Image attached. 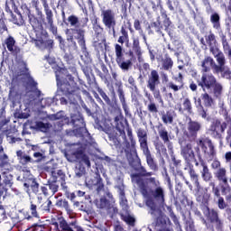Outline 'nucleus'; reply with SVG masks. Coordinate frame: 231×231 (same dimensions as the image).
Here are the masks:
<instances>
[{
    "label": "nucleus",
    "instance_id": "obj_26",
    "mask_svg": "<svg viewBox=\"0 0 231 231\" xmlns=\"http://www.w3.org/2000/svg\"><path fill=\"white\" fill-rule=\"evenodd\" d=\"M202 178L205 181H210V180H212V174L208 171L207 165H203Z\"/></svg>",
    "mask_w": 231,
    "mask_h": 231
},
{
    "label": "nucleus",
    "instance_id": "obj_36",
    "mask_svg": "<svg viewBox=\"0 0 231 231\" xmlns=\"http://www.w3.org/2000/svg\"><path fill=\"white\" fill-rule=\"evenodd\" d=\"M49 189L51 196H53V194H55V192H57L59 190V185H57V182H52L49 184Z\"/></svg>",
    "mask_w": 231,
    "mask_h": 231
},
{
    "label": "nucleus",
    "instance_id": "obj_64",
    "mask_svg": "<svg viewBox=\"0 0 231 231\" xmlns=\"http://www.w3.org/2000/svg\"><path fill=\"white\" fill-rule=\"evenodd\" d=\"M35 45L38 46V48H42V46H44V41L43 40H36Z\"/></svg>",
    "mask_w": 231,
    "mask_h": 231
},
{
    "label": "nucleus",
    "instance_id": "obj_58",
    "mask_svg": "<svg viewBox=\"0 0 231 231\" xmlns=\"http://www.w3.org/2000/svg\"><path fill=\"white\" fill-rule=\"evenodd\" d=\"M84 172H86L85 168H79V171L78 168H76V174L79 176V178H80V176H82V174H84Z\"/></svg>",
    "mask_w": 231,
    "mask_h": 231
},
{
    "label": "nucleus",
    "instance_id": "obj_49",
    "mask_svg": "<svg viewBox=\"0 0 231 231\" xmlns=\"http://www.w3.org/2000/svg\"><path fill=\"white\" fill-rule=\"evenodd\" d=\"M120 205H122V207H127V199H125V196L124 195V191H121V196H120Z\"/></svg>",
    "mask_w": 231,
    "mask_h": 231
},
{
    "label": "nucleus",
    "instance_id": "obj_2",
    "mask_svg": "<svg viewBox=\"0 0 231 231\" xmlns=\"http://www.w3.org/2000/svg\"><path fill=\"white\" fill-rule=\"evenodd\" d=\"M150 183L153 187H155L152 190V196L154 199L158 201V203H164L165 202V190L162 186H160V181L156 180L155 179L151 178L150 179Z\"/></svg>",
    "mask_w": 231,
    "mask_h": 231
},
{
    "label": "nucleus",
    "instance_id": "obj_46",
    "mask_svg": "<svg viewBox=\"0 0 231 231\" xmlns=\"http://www.w3.org/2000/svg\"><path fill=\"white\" fill-rule=\"evenodd\" d=\"M31 214L32 216V217H39V214L37 213V206L34 204H31Z\"/></svg>",
    "mask_w": 231,
    "mask_h": 231
},
{
    "label": "nucleus",
    "instance_id": "obj_24",
    "mask_svg": "<svg viewBox=\"0 0 231 231\" xmlns=\"http://www.w3.org/2000/svg\"><path fill=\"white\" fill-rule=\"evenodd\" d=\"M162 120L164 124H172V122H174V114L167 112L162 115Z\"/></svg>",
    "mask_w": 231,
    "mask_h": 231
},
{
    "label": "nucleus",
    "instance_id": "obj_11",
    "mask_svg": "<svg viewBox=\"0 0 231 231\" xmlns=\"http://www.w3.org/2000/svg\"><path fill=\"white\" fill-rule=\"evenodd\" d=\"M5 45L6 46L8 51H11V53H14V55H17V53L21 51V49L15 46V39L12 36H8L5 40Z\"/></svg>",
    "mask_w": 231,
    "mask_h": 231
},
{
    "label": "nucleus",
    "instance_id": "obj_59",
    "mask_svg": "<svg viewBox=\"0 0 231 231\" xmlns=\"http://www.w3.org/2000/svg\"><path fill=\"white\" fill-rule=\"evenodd\" d=\"M212 169H219L221 162L219 161H214L211 164Z\"/></svg>",
    "mask_w": 231,
    "mask_h": 231
},
{
    "label": "nucleus",
    "instance_id": "obj_8",
    "mask_svg": "<svg viewBox=\"0 0 231 231\" xmlns=\"http://www.w3.org/2000/svg\"><path fill=\"white\" fill-rule=\"evenodd\" d=\"M198 145L202 148L205 154H208V156H214L216 154L214 144H212V141L209 139H199Z\"/></svg>",
    "mask_w": 231,
    "mask_h": 231
},
{
    "label": "nucleus",
    "instance_id": "obj_63",
    "mask_svg": "<svg viewBox=\"0 0 231 231\" xmlns=\"http://www.w3.org/2000/svg\"><path fill=\"white\" fill-rule=\"evenodd\" d=\"M225 159H226L227 163H231V152H226Z\"/></svg>",
    "mask_w": 231,
    "mask_h": 231
},
{
    "label": "nucleus",
    "instance_id": "obj_33",
    "mask_svg": "<svg viewBox=\"0 0 231 231\" xmlns=\"http://www.w3.org/2000/svg\"><path fill=\"white\" fill-rule=\"evenodd\" d=\"M146 162L152 171H156L157 166L154 163V160H152V157L149 153L146 155Z\"/></svg>",
    "mask_w": 231,
    "mask_h": 231
},
{
    "label": "nucleus",
    "instance_id": "obj_23",
    "mask_svg": "<svg viewBox=\"0 0 231 231\" xmlns=\"http://www.w3.org/2000/svg\"><path fill=\"white\" fill-rule=\"evenodd\" d=\"M35 127L39 131H42V133H48L51 125L43 122H36Z\"/></svg>",
    "mask_w": 231,
    "mask_h": 231
},
{
    "label": "nucleus",
    "instance_id": "obj_14",
    "mask_svg": "<svg viewBox=\"0 0 231 231\" xmlns=\"http://www.w3.org/2000/svg\"><path fill=\"white\" fill-rule=\"evenodd\" d=\"M215 176L218 181H222L224 185H228V178H226V169L219 168L216 172Z\"/></svg>",
    "mask_w": 231,
    "mask_h": 231
},
{
    "label": "nucleus",
    "instance_id": "obj_21",
    "mask_svg": "<svg viewBox=\"0 0 231 231\" xmlns=\"http://www.w3.org/2000/svg\"><path fill=\"white\" fill-rule=\"evenodd\" d=\"M8 98L11 102H13V104H15V102L19 100V93L17 92L15 87L10 88Z\"/></svg>",
    "mask_w": 231,
    "mask_h": 231
},
{
    "label": "nucleus",
    "instance_id": "obj_34",
    "mask_svg": "<svg viewBox=\"0 0 231 231\" xmlns=\"http://www.w3.org/2000/svg\"><path fill=\"white\" fill-rule=\"evenodd\" d=\"M96 205L97 207V208H107V200L104 198L100 199V200H97L96 202Z\"/></svg>",
    "mask_w": 231,
    "mask_h": 231
},
{
    "label": "nucleus",
    "instance_id": "obj_6",
    "mask_svg": "<svg viewBox=\"0 0 231 231\" xmlns=\"http://www.w3.org/2000/svg\"><path fill=\"white\" fill-rule=\"evenodd\" d=\"M205 39L215 59H217L219 55H224L223 52L219 51V48H217V41H216V35H214V33L209 32L208 35L205 36Z\"/></svg>",
    "mask_w": 231,
    "mask_h": 231
},
{
    "label": "nucleus",
    "instance_id": "obj_16",
    "mask_svg": "<svg viewBox=\"0 0 231 231\" xmlns=\"http://www.w3.org/2000/svg\"><path fill=\"white\" fill-rule=\"evenodd\" d=\"M203 212L207 217L211 221V223H217V212H216L214 209L208 208V207H205L203 208Z\"/></svg>",
    "mask_w": 231,
    "mask_h": 231
},
{
    "label": "nucleus",
    "instance_id": "obj_62",
    "mask_svg": "<svg viewBox=\"0 0 231 231\" xmlns=\"http://www.w3.org/2000/svg\"><path fill=\"white\" fill-rule=\"evenodd\" d=\"M222 193L228 194L231 190L230 186H221Z\"/></svg>",
    "mask_w": 231,
    "mask_h": 231
},
{
    "label": "nucleus",
    "instance_id": "obj_5",
    "mask_svg": "<svg viewBox=\"0 0 231 231\" xmlns=\"http://www.w3.org/2000/svg\"><path fill=\"white\" fill-rule=\"evenodd\" d=\"M67 160L69 162H75L76 160H80L81 165H86L87 167H91V162H89V157L82 152V151H77L72 152V156L70 153L65 154Z\"/></svg>",
    "mask_w": 231,
    "mask_h": 231
},
{
    "label": "nucleus",
    "instance_id": "obj_48",
    "mask_svg": "<svg viewBox=\"0 0 231 231\" xmlns=\"http://www.w3.org/2000/svg\"><path fill=\"white\" fill-rule=\"evenodd\" d=\"M169 89H172V91H180L181 89V87L174 84L173 82L168 83Z\"/></svg>",
    "mask_w": 231,
    "mask_h": 231
},
{
    "label": "nucleus",
    "instance_id": "obj_53",
    "mask_svg": "<svg viewBox=\"0 0 231 231\" xmlns=\"http://www.w3.org/2000/svg\"><path fill=\"white\" fill-rule=\"evenodd\" d=\"M218 208L223 209L226 208V204L225 203V199L222 197L218 198Z\"/></svg>",
    "mask_w": 231,
    "mask_h": 231
},
{
    "label": "nucleus",
    "instance_id": "obj_47",
    "mask_svg": "<svg viewBox=\"0 0 231 231\" xmlns=\"http://www.w3.org/2000/svg\"><path fill=\"white\" fill-rule=\"evenodd\" d=\"M31 189L34 194H37V192H39V183H37L35 180H32Z\"/></svg>",
    "mask_w": 231,
    "mask_h": 231
},
{
    "label": "nucleus",
    "instance_id": "obj_60",
    "mask_svg": "<svg viewBox=\"0 0 231 231\" xmlns=\"http://www.w3.org/2000/svg\"><path fill=\"white\" fill-rule=\"evenodd\" d=\"M203 198H204V203H207L210 199V193H208V189H206V192H205Z\"/></svg>",
    "mask_w": 231,
    "mask_h": 231
},
{
    "label": "nucleus",
    "instance_id": "obj_15",
    "mask_svg": "<svg viewBox=\"0 0 231 231\" xmlns=\"http://www.w3.org/2000/svg\"><path fill=\"white\" fill-rule=\"evenodd\" d=\"M132 181L133 183H136V185L141 189V192L144 198H147V189H145V184H143V180L140 176L138 175H134L132 177Z\"/></svg>",
    "mask_w": 231,
    "mask_h": 231
},
{
    "label": "nucleus",
    "instance_id": "obj_51",
    "mask_svg": "<svg viewBox=\"0 0 231 231\" xmlns=\"http://www.w3.org/2000/svg\"><path fill=\"white\" fill-rule=\"evenodd\" d=\"M222 44L224 48V51H226L230 48V45H228V42H226V37L222 36Z\"/></svg>",
    "mask_w": 231,
    "mask_h": 231
},
{
    "label": "nucleus",
    "instance_id": "obj_40",
    "mask_svg": "<svg viewBox=\"0 0 231 231\" xmlns=\"http://www.w3.org/2000/svg\"><path fill=\"white\" fill-rule=\"evenodd\" d=\"M68 21L70 23V26H77L79 24V18L75 15L69 16Z\"/></svg>",
    "mask_w": 231,
    "mask_h": 231
},
{
    "label": "nucleus",
    "instance_id": "obj_12",
    "mask_svg": "<svg viewBox=\"0 0 231 231\" xmlns=\"http://www.w3.org/2000/svg\"><path fill=\"white\" fill-rule=\"evenodd\" d=\"M181 155L183 156L184 160L187 162H190L194 160V151L192 150L191 144H187L181 147Z\"/></svg>",
    "mask_w": 231,
    "mask_h": 231
},
{
    "label": "nucleus",
    "instance_id": "obj_3",
    "mask_svg": "<svg viewBox=\"0 0 231 231\" xmlns=\"http://www.w3.org/2000/svg\"><path fill=\"white\" fill-rule=\"evenodd\" d=\"M62 70L56 72V80L58 82V86L62 89V91H65L66 97L69 98V104H75V95L73 94V90H69V85L68 83L62 84Z\"/></svg>",
    "mask_w": 231,
    "mask_h": 231
},
{
    "label": "nucleus",
    "instance_id": "obj_7",
    "mask_svg": "<svg viewBox=\"0 0 231 231\" xmlns=\"http://www.w3.org/2000/svg\"><path fill=\"white\" fill-rule=\"evenodd\" d=\"M217 80H216V77L212 74H203L201 80L199 81V86H201L202 89H210L214 88V84H216Z\"/></svg>",
    "mask_w": 231,
    "mask_h": 231
},
{
    "label": "nucleus",
    "instance_id": "obj_27",
    "mask_svg": "<svg viewBox=\"0 0 231 231\" xmlns=\"http://www.w3.org/2000/svg\"><path fill=\"white\" fill-rule=\"evenodd\" d=\"M13 10H15V4L10 0L9 2L5 3V12L10 14L11 17H14V13L12 12Z\"/></svg>",
    "mask_w": 231,
    "mask_h": 231
},
{
    "label": "nucleus",
    "instance_id": "obj_37",
    "mask_svg": "<svg viewBox=\"0 0 231 231\" xmlns=\"http://www.w3.org/2000/svg\"><path fill=\"white\" fill-rule=\"evenodd\" d=\"M183 107L185 111H188V113L192 111V105L190 104V100L189 98L184 99Z\"/></svg>",
    "mask_w": 231,
    "mask_h": 231
},
{
    "label": "nucleus",
    "instance_id": "obj_25",
    "mask_svg": "<svg viewBox=\"0 0 231 231\" xmlns=\"http://www.w3.org/2000/svg\"><path fill=\"white\" fill-rule=\"evenodd\" d=\"M71 122L73 125H80V124H84V119H82V116L78 113L74 116H71Z\"/></svg>",
    "mask_w": 231,
    "mask_h": 231
},
{
    "label": "nucleus",
    "instance_id": "obj_56",
    "mask_svg": "<svg viewBox=\"0 0 231 231\" xmlns=\"http://www.w3.org/2000/svg\"><path fill=\"white\" fill-rule=\"evenodd\" d=\"M125 223H128V225H133L134 223V217L131 216L125 217Z\"/></svg>",
    "mask_w": 231,
    "mask_h": 231
},
{
    "label": "nucleus",
    "instance_id": "obj_39",
    "mask_svg": "<svg viewBox=\"0 0 231 231\" xmlns=\"http://www.w3.org/2000/svg\"><path fill=\"white\" fill-rule=\"evenodd\" d=\"M122 46H120L119 44H116V60L122 59Z\"/></svg>",
    "mask_w": 231,
    "mask_h": 231
},
{
    "label": "nucleus",
    "instance_id": "obj_35",
    "mask_svg": "<svg viewBox=\"0 0 231 231\" xmlns=\"http://www.w3.org/2000/svg\"><path fill=\"white\" fill-rule=\"evenodd\" d=\"M189 175L191 180L193 181V183H195L196 187H199V180H198V174H196V171H194V170H190Z\"/></svg>",
    "mask_w": 231,
    "mask_h": 231
},
{
    "label": "nucleus",
    "instance_id": "obj_42",
    "mask_svg": "<svg viewBox=\"0 0 231 231\" xmlns=\"http://www.w3.org/2000/svg\"><path fill=\"white\" fill-rule=\"evenodd\" d=\"M139 142L143 152H149V148L147 147V139H142L139 140Z\"/></svg>",
    "mask_w": 231,
    "mask_h": 231
},
{
    "label": "nucleus",
    "instance_id": "obj_43",
    "mask_svg": "<svg viewBox=\"0 0 231 231\" xmlns=\"http://www.w3.org/2000/svg\"><path fill=\"white\" fill-rule=\"evenodd\" d=\"M159 134H160L161 138L163 140V142L169 141V133H167V130L159 131Z\"/></svg>",
    "mask_w": 231,
    "mask_h": 231
},
{
    "label": "nucleus",
    "instance_id": "obj_38",
    "mask_svg": "<svg viewBox=\"0 0 231 231\" xmlns=\"http://www.w3.org/2000/svg\"><path fill=\"white\" fill-rule=\"evenodd\" d=\"M137 136L139 140H147V132L143 129H139L137 131Z\"/></svg>",
    "mask_w": 231,
    "mask_h": 231
},
{
    "label": "nucleus",
    "instance_id": "obj_10",
    "mask_svg": "<svg viewBox=\"0 0 231 231\" xmlns=\"http://www.w3.org/2000/svg\"><path fill=\"white\" fill-rule=\"evenodd\" d=\"M216 66H219V64H216V61H214V59H212V57L208 56L201 62V68L204 73L210 71V68H212L213 72L216 73Z\"/></svg>",
    "mask_w": 231,
    "mask_h": 231
},
{
    "label": "nucleus",
    "instance_id": "obj_32",
    "mask_svg": "<svg viewBox=\"0 0 231 231\" xmlns=\"http://www.w3.org/2000/svg\"><path fill=\"white\" fill-rule=\"evenodd\" d=\"M212 88H214V93L216 97H219V95H221L223 91V86L217 81H216Z\"/></svg>",
    "mask_w": 231,
    "mask_h": 231
},
{
    "label": "nucleus",
    "instance_id": "obj_19",
    "mask_svg": "<svg viewBox=\"0 0 231 231\" xmlns=\"http://www.w3.org/2000/svg\"><path fill=\"white\" fill-rule=\"evenodd\" d=\"M51 120H60L61 125L69 124V118L64 116V112L60 111L51 116Z\"/></svg>",
    "mask_w": 231,
    "mask_h": 231
},
{
    "label": "nucleus",
    "instance_id": "obj_41",
    "mask_svg": "<svg viewBox=\"0 0 231 231\" xmlns=\"http://www.w3.org/2000/svg\"><path fill=\"white\" fill-rule=\"evenodd\" d=\"M8 165V155L4 154L2 158H0V169H3V167Z\"/></svg>",
    "mask_w": 231,
    "mask_h": 231
},
{
    "label": "nucleus",
    "instance_id": "obj_13",
    "mask_svg": "<svg viewBox=\"0 0 231 231\" xmlns=\"http://www.w3.org/2000/svg\"><path fill=\"white\" fill-rule=\"evenodd\" d=\"M225 129H226V123H221L219 120H216L213 122L210 131L213 132V134H219L220 133H224Z\"/></svg>",
    "mask_w": 231,
    "mask_h": 231
},
{
    "label": "nucleus",
    "instance_id": "obj_44",
    "mask_svg": "<svg viewBox=\"0 0 231 231\" xmlns=\"http://www.w3.org/2000/svg\"><path fill=\"white\" fill-rule=\"evenodd\" d=\"M60 226L61 230L73 231V228L71 226H69V225H68V223H66V221L60 222Z\"/></svg>",
    "mask_w": 231,
    "mask_h": 231
},
{
    "label": "nucleus",
    "instance_id": "obj_61",
    "mask_svg": "<svg viewBox=\"0 0 231 231\" xmlns=\"http://www.w3.org/2000/svg\"><path fill=\"white\" fill-rule=\"evenodd\" d=\"M161 77L163 84L169 82V76L166 73H162Z\"/></svg>",
    "mask_w": 231,
    "mask_h": 231
},
{
    "label": "nucleus",
    "instance_id": "obj_55",
    "mask_svg": "<svg viewBox=\"0 0 231 231\" xmlns=\"http://www.w3.org/2000/svg\"><path fill=\"white\" fill-rule=\"evenodd\" d=\"M22 8H23V9L25 10V12H26V14H27V15H28V17H29V21H32V19H35V18L33 17V15H32V14H31V12H30V9H28V6H26V5H22Z\"/></svg>",
    "mask_w": 231,
    "mask_h": 231
},
{
    "label": "nucleus",
    "instance_id": "obj_52",
    "mask_svg": "<svg viewBox=\"0 0 231 231\" xmlns=\"http://www.w3.org/2000/svg\"><path fill=\"white\" fill-rule=\"evenodd\" d=\"M222 44L224 48V51H226L230 48V45H228V42H226V37L222 36Z\"/></svg>",
    "mask_w": 231,
    "mask_h": 231
},
{
    "label": "nucleus",
    "instance_id": "obj_1",
    "mask_svg": "<svg viewBox=\"0 0 231 231\" xmlns=\"http://www.w3.org/2000/svg\"><path fill=\"white\" fill-rule=\"evenodd\" d=\"M216 60L218 64V66H215V73H221V76L223 79H226L227 80H230L231 79V70L228 66H226V58H225V54H218L217 56Z\"/></svg>",
    "mask_w": 231,
    "mask_h": 231
},
{
    "label": "nucleus",
    "instance_id": "obj_57",
    "mask_svg": "<svg viewBox=\"0 0 231 231\" xmlns=\"http://www.w3.org/2000/svg\"><path fill=\"white\" fill-rule=\"evenodd\" d=\"M146 205H147V207H149L150 208H152V210H154V208H156V205H155L154 202H152V200H151V199H147V200H146Z\"/></svg>",
    "mask_w": 231,
    "mask_h": 231
},
{
    "label": "nucleus",
    "instance_id": "obj_45",
    "mask_svg": "<svg viewBox=\"0 0 231 231\" xmlns=\"http://www.w3.org/2000/svg\"><path fill=\"white\" fill-rule=\"evenodd\" d=\"M31 102L32 100H37L39 97H41V91H39L37 88H34V90L31 94Z\"/></svg>",
    "mask_w": 231,
    "mask_h": 231
},
{
    "label": "nucleus",
    "instance_id": "obj_18",
    "mask_svg": "<svg viewBox=\"0 0 231 231\" xmlns=\"http://www.w3.org/2000/svg\"><path fill=\"white\" fill-rule=\"evenodd\" d=\"M133 51L134 53L136 55L138 61L142 62L143 60V58L142 57V48H140V41H138V39H134Z\"/></svg>",
    "mask_w": 231,
    "mask_h": 231
},
{
    "label": "nucleus",
    "instance_id": "obj_29",
    "mask_svg": "<svg viewBox=\"0 0 231 231\" xmlns=\"http://www.w3.org/2000/svg\"><path fill=\"white\" fill-rule=\"evenodd\" d=\"M44 9L49 24H53V13L50 10L48 5H45Z\"/></svg>",
    "mask_w": 231,
    "mask_h": 231
},
{
    "label": "nucleus",
    "instance_id": "obj_50",
    "mask_svg": "<svg viewBox=\"0 0 231 231\" xmlns=\"http://www.w3.org/2000/svg\"><path fill=\"white\" fill-rule=\"evenodd\" d=\"M148 110L151 113H158V108L156 107V104L154 103H151L150 105H148Z\"/></svg>",
    "mask_w": 231,
    "mask_h": 231
},
{
    "label": "nucleus",
    "instance_id": "obj_28",
    "mask_svg": "<svg viewBox=\"0 0 231 231\" xmlns=\"http://www.w3.org/2000/svg\"><path fill=\"white\" fill-rule=\"evenodd\" d=\"M211 23L213 24V28H216L217 30H218V28H220V23H219V14H213L211 15Z\"/></svg>",
    "mask_w": 231,
    "mask_h": 231
},
{
    "label": "nucleus",
    "instance_id": "obj_4",
    "mask_svg": "<svg viewBox=\"0 0 231 231\" xmlns=\"http://www.w3.org/2000/svg\"><path fill=\"white\" fill-rule=\"evenodd\" d=\"M101 17L103 23L106 28H115L116 26V18L115 17V11L111 9L102 10Z\"/></svg>",
    "mask_w": 231,
    "mask_h": 231
},
{
    "label": "nucleus",
    "instance_id": "obj_9",
    "mask_svg": "<svg viewBox=\"0 0 231 231\" xmlns=\"http://www.w3.org/2000/svg\"><path fill=\"white\" fill-rule=\"evenodd\" d=\"M160 84V74L156 70H152L148 79V88L150 90L154 91L156 86Z\"/></svg>",
    "mask_w": 231,
    "mask_h": 231
},
{
    "label": "nucleus",
    "instance_id": "obj_22",
    "mask_svg": "<svg viewBox=\"0 0 231 231\" xmlns=\"http://www.w3.org/2000/svg\"><path fill=\"white\" fill-rule=\"evenodd\" d=\"M116 63L118 64L119 68L125 71H127V69H129L133 64L130 60L124 61L123 58L116 60Z\"/></svg>",
    "mask_w": 231,
    "mask_h": 231
},
{
    "label": "nucleus",
    "instance_id": "obj_54",
    "mask_svg": "<svg viewBox=\"0 0 231 231\" xmlns=\"http://www.w3.org/2000/svg\"><path fill=\"white\" fill-rule=\"evenodd\" d=\"M100 180L99 178L97 179H94L92 180H87V185H88L89 187H93L95 185H98V181Z\"/></svg>",
    "mask_w": 231,
    "mask_h": 231
},
{
    "label": "nucleus",
    "instance_id": "obj_30",
    "mask_svg": "<svg viewBox=\"0 0 231 231\" xmlns=\"http://www.w3.org/2000/svg\"><path fill=\"white\" fill-rule=\"evenodd\" d=\"M202 100L207 107H210V106H212V104L214 103L212 97H210V96H208V94L207 93L202 95Z\"/></svg>",
    "mask_w": 231,
    "mask_h": 231
},
{
    "label": "nucleus",
    "instance_id": "obj_20",
    "mask_svg": "<svg viewBox=\"0 0 231 231\" xmlns=\"http://www.w3.org/2000/svg\"><path fill=\"white\" fill-rule=\"evenodd\" d=\"M162 64V69H165L166 71H169V69H172V66H174V61H172V59L169 57H165L161 60Z\"/></svg>",
    "mask_w": 231,
    "mask_h": 231
},
{
    "label": "nucleus",
    "instance_id": "obj_31",
    "mask_svg": "<svg viewBox=\"0 0 231 231\" xmlns=\"http://www.w3.org/2000/svg\"><path fill=\"white\" fill-rule=\"evenodd\" d=\"M197 107H199V116L203 118H207V112L205 109H203V106H201V99H198V101L195 100Z\"/></svg>",
    "mask_w": 231,
    "mask_h": 231
},
{
    "label": "nucleus",
    "instance_id": "obj_17",
    "mask_svg": "<svg viewBox=\"0 0 231 231\" xmlns=\"http://www.w3.org/2000/svg\"><path fill=\"white\" fill-rule=\"evenodd\" d=\"M201 129V125L196 121H190L188 125V131L190 136H196L198 131Z\"/></svg>",
    "mask_w": 231,
    "mask_h": 231
}]
</instances>
